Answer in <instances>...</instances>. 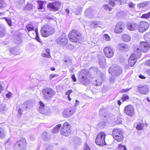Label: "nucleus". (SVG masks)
Here are the masks:
<instances>
[{
    "mask_svg": "<svg viewBox=\"0 0 150 150\" xmlns=\"http://www.w3.org/2000/svg\"><path fill=\"white\" fill-rule=\"evenodd\" d=\"M129 96L127 94H123L122 95L121 100L122 102H123L129 99Z\"/></svg>",
    "mask_w": 150,
    "mask_h": 150,
    "instance_id": "nucleus-30",
    "label": "nucleus"
},
{
    "mask_svg": "<svg viewBox=\"0 0 150 150\" xmlns=\"http://www.w3.org/2000/svg\"><path fill=\"white\" fill-rule=\"evenodd\" d=\"M71 126L68 122H64L61 127L60 130L61 134L64 136L67 137L71 134Z\"/></svg>",
    "mask_w": 150,
    "mask_h": 150,
    "instance_id": "nucleus-5",
    "label": "nucleus"
},
{
    "mask_svg": "<svg viewBox=\"0 0 150 150\" xmlns=\"http://www.w3.org/2000/svg\"><path fill=\"white\" fill-rule=\"evenodd\" d=\"M122 40L124 42H128L131 40L130 36L127 34H123L121 37Z\"/></svg>",
    "mask_w": 150,
    "mask_h": 150,
    "instance_id": "nucleus-25",
    "label": "nucleus"
},
{
    "mask_svg": "<svg viewBox=\"0 0 150 150\" xmlns=\"http://www.w3.org/2000/svg\"><path fill=\"white\" fill-rule=\"evenodd\" d=\"M4 14V13H0V16H1L2 15Z\"/></svg>",
    "mask_w": 150,
    "mask_h": 150,
    "instance_id": "nucleus-63",
    "label": "nucleus"
},
{
    "mask_svg": "<svg viewBox=\"0 0 150 150\" xmlns=\"http://www.w3.org/2000/svg\"><path fill=\"white\" fill-rule=\"evenodd\" d=\"M124 132L119 128H114L112 132V136L114 139L118 142H121L124 139Z\"/></svg>",
    "mask_w": 150,
    "mask_h": 150,
    "instance_id": "nucleus-4",
    "label": "nucleus"
},
{
    "mask_svg": "<svg viewBox=\"0 0 150 150\" xmlns=\"http://www.w3.org/2000/svg\"><path fill=\"white\" fill-rule=\"evenodd\" d=\"M19 4H21L25 2V0H18Z\"/></svg>",
    "mask_w": 150,
    "mask_h": 150,
    "instance_id": "nucleus-50",
    "label": "nucleus"
},
{
    "mask_svg": "<svg viewBox=\"0 0 150 150\" xmlns=\"http://www.w3.org/2000/svg\"><path fill=\"white\" fill-rule=\"evenodd\" d=\"M148 123L145 122L144 124L140 122H138L137 123L136 126V128L138 130H141L144 129V127H146L148 126Z\"/></svg>",
    "mask_w": 150,
    "mask_h": 150,
    "instance_id": "nucleus-19",
    "label": "nucleus"
},
{
    "mask_svg": "<svg viewBox=\"0 0 150 150\" xmlns=\"http://www.w3.org/2000/svg\"><path fill=\"white\" fill-rule=\"evenodd\" d=\"M104 9L106 11H109L112 10V7L109 4H105L103 6Z\"/></svg>",
    "mask_w": 150,
    "mask_h": 150,
    "instance_id": "nucleus-32",
    "label": "nucleus"
},
{
    "mask_svg": "<svg viewBox=\"0 0 150 150\" xmlns=\"http://www.w3.org/2000/svg\"><path fill=\"white\" fill-rule=\"evenodd\" d=\"M56 42L58 45L64 47L68 42V39L65 34H64L58 38L56 39Z\"/></svg>",
    "mask_w": 150,
    "mask_h": 150,
    "instance_id": "nucleus-12",
    "label": "nucleus"
},
{
    "mask_svg": "<svg viewBox=\"0 0 150 150\" xmlns=\"http://www.w3.org/2000/svg\"><path fill=\"white\" fill-rule=\"evenodd\" d=\"M27 142L26 139L21 137L15 143L13 150H25L27 148Z\"/></svg>",
    "mask_w": 150,
    "mask_h": 150,
    "instance_id": "nucleus-3",
    "label": "nucleus"
},
{
    "mask_svg": "<svg viewBox=\"0 0 150 150\" xmlns=\"http://www.w3.org/2000/svg\"><path fill=\"white\" fill-rule=\"evenodd\" d=\"M3 18L7 22L9 26H11L12 25V22L11 19L6 17H3Z\"/></svg>",
    "mask_w": 150,
    "mask_h": 150,
    "instance_id": "nucleus-36",
    "label": "nucleus"
},
{
    "mask_svg": "<svg viewBox=\"0 0 150 150\" xmlns=\"http://www.w3.org/2000/svg\"><path fill=\"white\" fill-rule=\"evenodd\" d=\"M71 78L74 82H76L77 81L76 78L74 74H73L72 75Z\"/></svg>",
    "mask_w": 150,
    "mask_h": 150,
    "instance_id": "nucleus-44",
    "label": "nucleus"
},
{
    "mask_svg": "<svg viewBox=\"0 0 150 150\" xmlns=\"http://www.w3.org/2000/svg\"><path fill=\"white\" fill-rule=\"evenodd\" d=\"M103 40L106 41H109L111 40L110 37L107 34H104L103 35Z\"/></svg>",
    "mask_w": 150,
    "mask_h": 150,
    "instance_id": "nucleus-33",
    "label": "nucleus"
},
{
    "mask_svg": "<svg viewBox=\"0 0 150 150\" xmlns=\"http://www.w3.org/2000/svg\"><path fill=\"white\" fill-rule=\"evenodd\" d=\"M5 2L4 0H0V3Z\"/></svg>",
    "mask_w": 150,
    "mask_h": 150,
    "instance_id": "nucleus-59",
    "label": "nucleus"
},
{
    "mask_svg": "<svg viewBox=\"0 0 150 150\" xmlns=\"http://www.w3.org/2000/svg\"><path fill=\"white\" fill-rule=\"evenodd\" d=\"M73 113L74 111L72 109H66L63 112V115L65 117L70 116L73 114Z\"/></svg>",
    "mask_w": 150,
    "mask_h": 150,
    "instance_id": "nucleus-23",
    "label": "nucleus"
},
{
    "mask_svg": "<svg viewBox=\"0 0 150 150\" xmlns=\"http://www.w3.org/2000/svg\"><path fill=\"white\" fill-rule=\"evenodd\" d=\"M27 30L29 33L30 32L35 30V27L32 23H30L27 24L25 26Z\"/></svg>",
    "mask_w": 150,
    "mask_h": 150,
    "instance_id": "nucleus-24",
    "label": "nucleus"
},
{
    "mask_svg": "<svg viewBox=\"0 0 150 150\" xmlns=\"http://www.w3.org/2000/svg\"><path fill=\"white\" fill-rule=\"evenodd\" d=\"M4 132L2 130H0V138H3L5 136Z\"/></svg>",
    "mask_w": 150,
    "mask_h": 150,
    "instance_id": "nucleus-41",
    "label": "nucleus"
},
{
    "mask_svg": "<svg viewBox=\"0 0 150 150\" xmlns=\"http://www.w3.org/2000/svg\"><path fill=\"white\" fill-rule=\"evenodd\" d=\"M99 25V23L98 22H94L92 23L91 25L94 27H97L98 25Z\"/></svg>",
    "mask_w": 150,
    "mask_h": 150,
    "instance_id": "nucleus-42",
    "label": "nucleus"
},
{
    "mask_svg": "<svg viewBox=\"0 0 150 150\" xmlns=\"http://www.w3.org/2000/svg\"><path fill=\"white\" fill-rule=\"evenodd\" d=\"M76 103H79V100H76Z\"/></svg>",
    "mask_w": 150,
    "mask_h": 150,
    "instance_id": "nucleus-61",
    "label": "nucleus"
},
{
    "mask_svg": "<svg viewBox=\"0 0 150 150\" xmlns=\"http://www.w3.org/2000/svg\"><path fill=\"white\" fill-rule=\"evenodd\" d=\"M105 133L103 132L99 133L97 135L96 139V144L99 146H103L106 145L105 142Z\"/></svg>",
    "mask_w": 150,
    "mask_h": 150,
    "instance_id": "nucleus-8",
    "label": "nucleus"
},
{
    "mask_svg": "<svg viewBox=\"0 0 150 150\" xmlns=\"http://www.w3.org/2000/svg\"><path fill=\"white\" fill-rule=\"evenodd\" d=\"M125 145H122L121 144L118 145V148L119 149H123V146H124Z\"/></svg>",
    "mask_w": 150,
    "mask_h": 150,
    "instance_id": "nucleus-48",
    "label": "nucleus"
},
{
    "mask_svg": "<svg viewBox=\"0 0 150 150\" xmlns=\"http://www.w3.org/2000/svg\"><path fill=\"white\" fill-rule=\"evenodd\" d=\"M70 60H70V59H68V60H65L64 61L65 62H67L68 61H70Z\"/></svg>",
    "mask_w": 150,
    "mask_h": 150,
    "instance_id": "nucleus-60",
    "label": "nucleus"
},
{
    "mask_svg": "<svg viewBox=\"0 0 150 150\" xmlns=\"http://www.w3.org/2000/svg\"><path fill=\"white\" fill-rule=\"evenodd\" d=\"M130 90L129 88H127L125 89H122L120 91V93H125L127 92L129 90Z\"/></svg>",
    "mask_w": 150,
    "mask_h": 150,
    "instance_id": "nucleus-40",
    "label": "nucleus"
},
{
    "mask_svg": "<svg viewBox=\"0 0 150 150\" xmlns=\"http://www.w3.org/2000/svg\"><path fill=\"white\" fill-rule=\"evenodd\" d=\"M82 36V34L79 30L73 29L69 32L68 37L71 42L76 43L79 42Z\"/></svg>",
    "mask_w": 150,
    "mask_h": 150,
    "instance_id": "nucleus-1",
    "label": "nucleus"
},
{
    "mask_svg": "<svg viewBox=\"0 0 150 150\" xmlns=\"http://www.w3.org/2000/svg\"><path fill=\"white\" fill-rule=\"evenodd\" d=\"M103 51L105 56L108 58L112 57L114 54L113 50L109 46L105 47Z\"/></svg>",
    "mask_w": 150,
    "mask_h": 150,
    "instance_id": "nucleus-16",
    "label": "nucleus"
},
{
    "mask_svg": "<svg viewBox=\"0 0 150 150\" xmlns=\"http://www.w3.org/2000/svg\"><path fill=\"white\" fill-rule=\"evenodd\" d=\"M30 37H31V38H33L34 36V33H33V34H30Z\"/></svg>",
    "mask_w": 150,
    "mask_h": 150,
    "instance_id": "nucleus-56",
    "label": "nucleus"
},
{
    "mask_svg": "<svg viewBox=\"0 0 150 150\" xmlns=\"http://www.w3.org/2000/svg\"><path fill=\"white\" fill-rule=\"evenodd\" d=\"M84 150H91V149L89 146L86 144L84 146Z\"/></svg>",
    "mask_w": 150,
    "mask_h": 150,
    "instance_id": "nucleus-43",
    "label": "nucleus"
},
{
    "mask_svg": "<svg viewBox=\"0 0 150 150\" xmlns=\"http://www.w3.org/2000/svg\"><path fill=\"white\" fill-rule=\"evenodd\" d=\"M147 100L148 101L150 102V100L148 98H147Z\"/></svg>",
    "mask_w": 150,
    "mask_h": 150,
    "instance_id": "nucleus-62",
    "label": "nucleus"
},
{
    "mask_svg": "<svg viewBox=\"0 0 150 150\" xmlns=\"http://www.w3.org/2000/svg\"><path fill=\"white\" fill-rule=\"evenodd\" d=\"M18 113L19 114V115H20V116H21V115L22 114V111L21 109H19L18 110Z\"/></svg>",
    "mask_w": 150,
    "mask_h": 150,
    "instance_id": "nucleus-52",
    "label": "nucleus"
},
{
    "mask_svg": "<svg viewBox=\"0 0 150 150\" xmlns=\"http://www.w3.org/2000/svg\"><path fill=\"white\" fill-rule=\"evenodd\" d=\"M125 113L129 117H132L135 114V110L134 106L132 105H126L124 109Z\"/></svg>",
    "mask_w": 150,
    "mask_h": 150,
    "instance_id": "nucleus-14",
    "label": "nucleus"
},
{
    "mask_svg": "<svg viewBox=\"0 0 150 150\" xmlns=\"http://www.w3.org/2000/svg\"><path fill=\"white\" fill-rule=\"evenodd\" d=\"M129 6L130 8H133L134 7V5L133 3L130 2L129 4Z\"/></svg>",
    "mask_w": 150,
    "mask_h": 150,
    "instance_id": "nucleus-47",
    "label": "nucleus"
},
{
    "mask_svg": "<svg viewBox=\"0 0 150 150\" xmlns=\"http://www.w3.org/2000/svg\"><path fill=\"white\" fill-rule=\"evenodd\" d=\"M12 94L11 93L8 92L6 94V96L7 98H10L12 97Z\"/></svg>",
    "mask_w": 150,
    "mask_h": 150,
    "instance_id": "nucleus-46",
    "label": "nucleus"
},
{
    "mask_svg": "<svg viewBox=\"0 0 150 150\" xmlns=\"http://www.w3.org/2000/svg\"><path fill=\"white\" fill-rule=\"evenodd\" d=\"M50 52L48 49H46L44 52H42L41 54V55L42 57H46V58H50L51 57V55L50 54Z\"/></svg>",
    "mask_w": 150,
    "mask_h": 150,
    "instance_id": "nucleus-26",
    "label": "nucleus"
},
{
    "mask_svg": "<svg viewBox=\"0 0 150 150\" xmlns=\"http://www.w3.org/2000/svg\"><path fill=\"white\" fill-rule=\"evenodd\" d=\"M1 100L0 99V106L1 105Z\"/></svg>",
    "mask_w": 150,
    "mask_h": 150,
    "instance_id": "nucleus-64",
    "label": "nucleus"
},
{
    "mask_svg": "<svg viewBox=\"0 0 150 150\" xmlns=\"http://www.w3.org/2000/svg\"><path fill=\"white\" fill-rule=\"evenodd\" d=\"M73 92V90L72 89H70L67 90L65 93V94L66 95H67V96H69L70 94Z\"/></svg>",
    "mask_w": 150,
    "mask_h": 150,
    "instance_id": "nucleus-39",
    "label": "nucleus"
},
{
    "mask_svg": "<svg viewBox=\"0 0 150 150\" xmlns=\"http://www.w3.org/2000/svg\"><path fill=\"white\" fill-rule=\"evenodd\" d=\"M87 71L85 69L81 70L79 73V76H81L80 78V81L81 83L84 85H87L89 83V80L86 76Z\"/></svg>",
    "mask_w": 150,
    "mask_h": 150,
    "instance_id": "nucleus-11",
    "label": "nucleus"
},
{
    "mask_svg": "<svg viewBox=\"0 0 150 150\" xmlns=\"http://www.w3.org/2000/svg\"><path fill=\"white\" fill-rule=\"evenodd\" d=\"M149 27V25L148 22L144 21H142L138 25V30L139 32L143 33L146 31Z\"/></svg>",
    "mask_w": 150,
    "mask_h": 150,
    "instance_id": "nucleus-15",
    "label": "nucleus"
},
{
    "mask_svg": "<svg viewBox=\"0 0 150 150\" xmlns=\"http://www.w3.org/2000/svg\"><path fill=\"white\" fill-rule=\"evenodd\" d=\"M35 32L36 33V37L35 38L36 40L40 43H41L42 42V40H40V38L38 35V30L37 28H36L35 29Z\"/></svg>",
    "mask_w": 150,
    "mask_h": 150,
    "instance_id": "nucleus-31",
    "label": "nucleus"
},
{
    "mask_svg": "<svg viewBox=\"0 0 150 150\" xmlns=\"http://www.w3.org/2000/svg\"><path fill=\"white\" fill-rule=\"evenodd\" d=\"M59 76L58 74H50L49 76L50 80H51L55 77H57Z\"/></svg>",
    "mask_w": 150,
    "mask_h": 150,
    "instance_id": "nucleus-37",
    "label": "nucleus"
},
{
    "mask_svg": "<svg viewBox=\"0 0 150 150\" xmlns=\"http://www.w3.org/2000/svg\"><path fill=\"white\" fill-rule=\"evenodd\" d=\"M61 7V4L59 1L50 2L47 5V8L51 11H58Z\"/></svg>",
    "mask_w": 150,
    "mask_h": 150,
    "instance_id": "nucleus-10",
    "label": "nucleus"
},
{
    "mask_svg": "<svg viewBox=\"0 0 150 150\" xmlns=\"http://www.w3.org/2000/svg\"><path fill=\"white\" fill-rule=\"evenodd\" d=\"M123 150H127V149L125 145L124 146H123Z\"/></svg>",
    "mask_w": 150,
    "mask_h": 150,
    "instance_id": "nucleus-57",
    "label": "nucleus"
},
{
    "mask_svg": "<svg viewBox=\"0 0 150 150\" xmlns=\"http://www.w3.org/2000/svg\"><path fill=\"white\" fill-rule=\"evenodd\" d=\"M62 125L61 124H59L55 126L54 127L52 130V132L53 133H58L59 130L60 128L61 127Z\"/></svg>",
    "mask_w": 150,
    "mask_h": 150,
    "instance_id": "nucleus-28",
    "label": "nucleus"
},
{
    "mask_svg": "<svg viewBox=\"0 0 150 150\" xmlns=\"http://www.w3.org/2000/svg\"><path fill=\"white\" fill-rule=\"evenodd\" d=\"M139 77L141 79H145V76L141 74L139 75Z\"/></svg>",
    "mask_w": 150,
    "mask_h": 150,
    "instance_id": "nucleus-51",
    "label": "nucleus"
},
{
    "mask_svg": "<svg viewBox=\"0 0 150 150\" xmlns=\"http://www.w3.org/2000/svg\"><path fill=\"white\" fill-rule=\"evenodd\" d=\"M67 98H68L69 100V101H71V99L70 97V96H67Z\"/></svg>",
    "mask_w": 150,
    "mask_h": 150,
    "instance_id": "nucleus-58",
    "label": "nucleus"
},
{
    "mask_svg": "<svg viewBox=\"0 0 150 150\" xmlns=\"http://www.w3.org/2000/svg\"><path fill=\"white\" fill-rule=\"evenodd\" d=\"M150 48V45L149 42L145 41H141L140 42L139 47L135 48L134 50L140 53L141 55L142 52L146 53L148 52Z\"/></svg>",
    "mask_w": 150,
    "mask_h": 150,
    "instance_id": "nucleus-6",
    "label": "nucleus"
},
{
    "mask_svg": "<svg viewBox=\"0 0 150 150\" xmlns=\"http://www.w3.org/2000/svg\"><path fill=\"white\" fill-rule=\"evenodd\" d=\"M137 89L139 92L144 95L147 94L149 92V88L146 86H138Z\"/></svg>",
    "mask_w": 150,
    "mask_h": 150,
    "instance_id": "nucleus-17",
    "label": "nucleus"
},
{
    "mask_svg": "<svg viewBox=\"0 0 150 150\" xmlns=\"http://www.w3.org/2000/svg\"><path fill=\"white\" fill-rule=\"evenodd\" d=\"M37 8L38 10H41L43 8V5L45 1L40 0H38L37 1Z\"/></svg>",
    "mask_w": 150,
    "mask_h": 150,
    "instance_id": "nucleus-27",
    "label": "nucleus"
},
{
    "mask_svg": "<svg viewBox=\"0 0 150 150\" xmlns=\"http://www.w3.org/2000/svg\"><path fill=\"white\" fill-rule=\"evenodd\" d=\"M55 32V30L54 28L48 24H45L43 26L40 30L41 35L44 38L49 37Z\"/></svg>",
    "mask_w": 150,
    "mask_h": 150,
    "instance_id": "nucleus-2",
    "label": "nucleus"
},
{
    "mask_svg": "<svg viewBox=\"0 0 150 150\" xmlns=\"http://www.w3.org/2000/svg\"><path fill=\"white\" fill-rule=\"evenodd\" d=\"M108 71L110 74H111L113 73H115V74L117 76L122 74V68L115 65L111 66L109 68Z\"/></svg>",
    "mask_w": 150,
    "mask_h": 150,
    "instance_id": "nucleus-13",
    "label": "nucleus"
},
{
    "mask_svg": "<svg viewBox=\"0 0 150 150\" xmlns=\"http://www.w3.org/2000/svg\"><path fill=\"white\" fill-rule=\"evenodd\" d=\"M144 38L146 42H150V32L144 34Z\"/></svg>",
    "mask_w": 150,
    "mask_h": 150,
    "instance_id": "nucleus-29",
    "label": "nucleus"
},
{
    "mask_svg": "<svg viewBox=\"0 0 150 150\" xmlns=\"http://www.w3.org/2000/svg\"><path fill=\"white\" fill-rule=\"evenodd\" d=\"M150 17V11L148 13L142 15L141 18L144 19H148Z\"/></svg>",
    "mask_w": 150,
    "mask_h": 150,
    "instance_id": "nucleus-34",
    "label": "nucleus"
},
{
    "mask_svg": "<svg viewBox=\"0 0 150 150\" xmlns=\"http://www.w3.org/2000/svg\"><path fill=\"white\" fill-rule=\"evenodd\" d=\"M5 33L4 30H1L0 31V37H2L5 35Z\"/></svg>",
    "mask_w": 150,
    "mask_h": 150,
    "instance_id": "nucleus-45",
    "label": "nucleus"
},
{
    "mask_svg": "<svg viewBox=\"0 0 150 150\" xmlns=\"http://www.w3.org/2000/svg\"><path fill=\"white\" fill-rule=\"evenodd\" d=\"M51 69L52 71H54L55 70V68L54 67H52L51 68Z\"/></svg>",
    "mask_w": 150,
    "mask_h": 150,
    "instance_id": "nucleus-55",
    "label": "nucleus"
},
{
    "mask_svg": "<svg viewBox=\"0 0 150 150\" xmlns=\"http://www.w3.org/2000/svg\"><path fill=\"white\" fill-rule=\"evenodd\" d=\"M124 26L121 23H118L117 24L115 29V32L116 33H120L123 31Z\"/></svg>",
    "mask_w": 150,
    "mask_h": 150,
    "instance_id": "nucleus-18",
    "label": "nucleus"
},
{
    "mask_svg": "<svg viewBox=\"0 0 150 150\" xmlns=\"http://www.w3.org/2000/svg\"><path fill=\"white\" fill-rule=\"evenodd\" d=\"M6 6V4L5 2L0 3V9H3Z\"/></svg>",
    "mask_w": 150,
    "mask_h": 150,
    "instance_id": "nucleus-38",
    "label": "nucleus"
},
{
    "mask_svg": "<svg viewBox=\"0 0 150 150\" xmlns=\"http://www.w3.org/2000/svg\"><path fill=\"white\" fill-rule=\"evenodd\" d=\"M117 48L119 50H124L125 51H128L129 47L127 45L124 43H120L117 45Z\"/></svg>",
    "mask_w": 150,
    "mask_h": 150,
    "instance_id": "nucleus-20",
    "label": "nucleus"
},
{
    "mask_svg": "<svg viewBox=\"0 0 150 150\" xmlns=\"http://www.w3.org/2000/svg\"><path fill=\"white\" fill-rule=\"evenodd\" d=\"M4 88L0 83V93H1L2 91L4 90Z\"/></svg>",
    "mask_w": 150,
    "mask_h": 150,
    "instance_id": "nucleus-49",
    "label": "nucleus"
},
{
    "mask_svg": "<svg viewBox=\"0 0 150 150\" xmlns=\"http://www.w3.org/2000/svg\"><path fill=\"white\" fill-rule=\"evenodd\" d=\"M96 81L97 82L96 83V86H99L101 85L102 82V80L101 77L98 78L96 80Z\"/></svg>",
    "mask_w": 150,
    "mask_h": 150,
    "instance_id": "nucleus-35",
    "label": "nucleus"
},
{
    "mask_svg": "<svg viewBox=\"0 0 150 150\" xmlns=\"http://www.w3.org/2000/svg\"><path fill=\"white\" fill-rule=\"evenodd\" d=\"M42 93L44 98L47 100L52 98L56 94L55 91L51 88L46 87L42 89Z\"/></svg>",
    "mask_w": 150,
    "mask_h": 150,
    "instance_id": "nucleus-9",
    "label": "nucleus"
},
{
    "mask_svg": "<svg viewBox=\"0 0 150 150\" xmlns=\"http://www.w3.org/2000/svg\"><path fill=\"white\" fill-rule=\"evenodd\" d=\"M137 51L134 50L133 53L131 54L128 59V64L131 67H133L134 65L137 62V59L141 56L140 53Z\"/></svg>",
    "mask_w": 150,
    "mask_h": 150,
    "instance_id": "nucleus-7",
    "label": "nucleus"
},
{
    "mask_svg": "<svg viewBox=\"0 0 150 150\" xmlns=\"http://www.w3.org/2000/svg\"><path fill=\"white\" fill-rule=\"evenodd\" d=\"M137 26V25L135 23H129L127 25V28L128 30L131 31L135 30Z\"/></svg>",
    "mask_w": 150,
    "mask_h": 150,
    "instance_id": "nucleus-21",
    "label": "nucleus"
},
{
    "mask_svg": "<svg viewBox=\"0 0 150 150\" xmlns=\"http://www.w3.org/2000/svg\"><path fill=\"white\" fill-rule=\"evenodd\" d=\"M117 103H118V105L119 106H120V105H121L122 103L121 102L120 100H117Z\"/></svg>",
    "mask_w": 150,
    "mask_h": 150,
    "instance_id": "nucleus-54",
    "label": "nucleus"
},
{
    "mask_svg": "<svg viewBox=\"0 0 150 150\" xmlns=\"http://www.w3.org/2000/svg\"><path fill=\"white\" fill-rule=\"evenodd\" d=\"M39 104L40 106L39 108V112L44 115H46V113L45 110V104L41 101H40Z\"/></svg>",
    "mask_w": 150,
    "mask_h": 150,
    "instance_id": "nucleus-22",
    "label": "nucleus"
},
{
    "mask_svg": "<svg viewBox=\"0 0 150 150\" xmlns=\"http://www.w3.org/2000/svg\"><path fill=\"white\" fill-rule=\"evenodd\" d=\"M147 65L149 66H150V60H148L146 62Z\"/></svg>",
    "mask_w": 150,
    "mask_h": 150,
    "instance_id": "nucleus-53",
    "label": "nucleus"
}]
</instances>
